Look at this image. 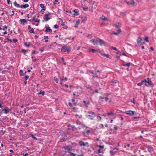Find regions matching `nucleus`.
<instances>
[{
    "mask_svg": "<svg viewBox=\"0 0 156 156\" xmlns=\"http://www.w3.org/2000/svg\"><path fill=\"white\" fill-rule=\"evenodd\" d=\"M88 114L86 115V117L90 119L94 120L95 116L94 112L92 111H89L88 112Z\"/></svg>",
    "mask_w": 156,
    "mask_h": 156,
    "instance_id": "obj_1",
    "label": "nucleus"
},
{
    "mask_svg": "<svg viewBox=\"0 0 156 156\" xmlns=\"http://www.w3.org/2000/svg\"><path fill=\"white\" fill-rule=\"evenodd\" d=\"M13 4L15 6L17 7L24 8L25 9L28 7L29 6L28 4H26L25 5H20L19 4L17 3L16 1L13 3Z\"/></svg>",
    "mask_w": 156,
    "mask_h": 156,
    "instance_id": "obj_2",
    "label": "nucleus"
},
{
    "mask_svg": "<svg viewBox=\"0 0 156 156\" xmlns=\"http://www.w3.org/2000/svg\"><path fill=\"white\" fill-rule=\"evenodd\" d=\"M125 113L129 116H133L134 115H136L138 114L136 112L131 110L126 111H125Z\"/></svg>",
    "mask_w": 156,
    "mask_h": 156,
    "instance_id": "obj_3",
    "label": "nucleus"
},
{
    "mask_svg": "<svg viewBox=\"0 0 156 156\" xmlns=\"http://www.w3.org/2000/svg\"><path fill=\"white\" fill-rule=\"evenodd\" d=\"M51 14V13L50 12H48V14H45L43 17L44 20H42V21L43 22L44 20L47 21L49 20L51 18L49 17V16H50Z\"/></svg>",
    "mask_w": 156,
    "mask_h": 156,
    "instance_id": "obj_4",
    "label": "nucleus"
},
{
    "mask_svg": "<svg viewBox=\"0 0 156 156\" xmlns=\"http://www.w3.org/2000/svg\"><path fill=\"white\" fill-rule=\"evenodd\" d=\"M71 51L70 48L67 46H63L61 49V51L62 52L67 51L68 53H69Z\"/></svg>",
    "mask_w": 156,
    "mask_h": 156,
    "instance_id": "obj_5",
    "label": "nucleus"
},
{
    "mask_svg": "<svg viewBox=\"0 0 156 156\" xmlns=\"http://www.w3.org/2000/svg\"><path fill=\"white\" fill-rule=\"evenodd\" d=\"M145 85L147 87H150L153 85V83L151 80L147 78V81L146 80V82H145Z\"/></svg>",
    "mask_w": 156,
    "mask_h": 156,
    "instance_id": "obj_6",
    "label": "nucleus"
},
{
    "mask_svg": "<svg viewBox=\"0 0 156 156\" xmlns=\"http://www.w3.org/2000/svg\"><path fill=\"white\" fill-rule=\"evenodd\" d=\"M90 133V130H89L85 129L82 133V134L83 136H87L89 133Z\"/></svg>",
    "mask_w": 156,
    "mask_h": 156,
    "instance_id": "obj_7",
    "label": "nucleus"
},
{
    "mask_svg": "<svg viewBox=\"0 0 156 156\" xmlns=\"http://www.w3.org/2000/svg\"><path fill=\"white\" fill-rule=\"evenodd\" d=\"M90 73L93 74V78H92V80H94V78L95 77L97 78L98 77V76L97 75V72H96V71H94L93 70H90Z\"/></svg>",
    "mask_w": 156,
    "mask_h": 156,
    "instance_id": "obj_8",
    "label": "nucleus"
},
{
    "mask_svg": "<svg viewBox=\"0 0 156 156\" xmlns=\"http://www.w3.org/2000/svg\"><path fill=\"white\" fill-rule=\"evenodd\" d=\"M79 144L80 146H89L88 143L87 142L84 143V142L80 141L79 143Z\"/></svg>",
    "mask_w": 156,
    "mask_h": 156,
    "instance_id": "obj_9",
    "label": "nucleus"
},
{
    "mask_svg": "<svg viewBox=\"0 0 156 156\" xmlns=\"http://www.w3.org/2000/svg\"><path fill=\"white\" fill-rule=\"evenodd\" d=\"M40 6L41 8H42V9H41V13L42 14H43L44 13V12H42V10H44V11L46 10V8H45V6H44V4H41L40 5Z\"/></svg>",
    "mask_w": 156,
    "mask_h": 156,
    "instance_id": "obj_10",
    "label": "nucleus"
},
{
    "mask_svg": "<svg viewBox=\"0 0 156 156\" xmlns=\"http://www.w3.org/2000/svg\"><path fill=\"white\" fill-rule=\"evenodd\" d=\"M1 110L2 111H4L3 113L5 114H7L9 113V111H10V109H9V108L8 107H7L6 108H2V109H1Z\"/></svg>",
    "mask_w": 156,
    "mask_h": 156,
    "instance_id": "obj_11",
    "label": "nucleus"
},
{
    "mask_svg": "<svg viewBox=\"0 0 156 156\" xmlns=\"http://www.w3.org/2000/svg\"><path fill=\"white\" fill-rule=\"evenodd\" d=\"M27 20L25 19H20L19 20V22L21 24L24 25L25 23H27Z\"/></svg>",
    "mask_w": 156,
    "mask_h": 156,
    "instance_id": "obj_12",
    "label": "nucleus"
},
{
    "mask_svg": "<svg viewBox=\"0 0 156 156\" xmlns=\"http://www.w3.org/2000/svg\"><path fill=\"white\" fill-rule=\"evenodd\" d=\"M143 40L140 37H139L138 38L137 42L138 44H139L140 43H143L144 44V42H142Z\"/></svg>",
    "mask_w": 156,
    "mask_h": 156,
    "instance_id": "obj_13",
    "label": "nucleus"
},
{
    "mask_svg": "<svg viewBox=\"0 0 156 156\" xmlns=\"http://www.w3.org/2000/svg\"><path fill=\"white\" fill-rule=\"evenodd\" d=\"M73 12H74V14H73L74 16H78L79 15V10H78V9H75L74 10H73Z\"/></svg>",
    "mask_w": 156,
    "mask_h": 156,
    "instance_id": "obj_14",
    "label": "nucleus"
},
{
    "mask_svg": "<svg viewBox=\"0 0 156 156\" xmlns=\"http://www.w3.org/2000/svg\"><path fill=\"white\" fill-rule=\"evenodd\" d=\"M45 27L46 28V29L45 30V32H49L50 33H51L52 31V30L51 29H50V27H48V26Z\"/></svg>",
    "mask_w": 156,
    "mask_h": 156,
    "instance_id": "obj_15",
    "label": "nucleus"
},
{
    "mask_svg": "<svg viewBox=\"0 0 156 156\" xmlns=\"http://www.w3.org/2000/svg\"><path fill=\"white\" fill-rule=\"evenodd\" d=\"M84 86L87 88V89H89L91 90H93L92 86L90 85L86 84H85Z\"/></svg>",
    "mask_w": 156,
    "mask_h": 156,
    "instance_id": "obj_16",
    "label": "nucleus"
},
{
    "mask_svg": "<svg viewBox=\"0 0 156 156\" xmlns=\"http://www.w3.org/2000/svg\"><path fill=\"white\" fill-rule=\"evenodd\" d=\"M99 43H100V44L101 45V46H102V45H103L104 46L106 45L105 44V42L103 40L100 39H99Z\"/></svg>",
    "mask_w": 156,
    "mask_h": 156,
    "instance_id": "obj_17",
    "label": "nucleus"
},
{
    "mask_svg": "<svg viewBox=\"0 0 156 156\" xmlns=\"http://www.w3.org/2000/svg\"><path fill=\"white\" fill-rule=\"evenodd\" d=\"M145 82H146V79L142 80L140 82L138 83L137 85L138 86H141L142 85L143 83H144Z\"/></svg>",
    "mask_w": 156,
    "mask_h": 156,
    "instance_id": "obj_18",
    "label": "nucleus"
},
{
    "mask_svg": "<svg viewBox=\"0 0 156 156\" xmlns=\"http://www.w3.org/2000/svg\"><path fill=\"white\" fill-rule=\"evenodd\" d=\"M91 41L92 42V43H93V44L94 45L97 44V43H98V40H95V39H92L91 40Z\"/></svg>",
    "mask_w": 156,
    "mask_h": 156,
    "instance_id": "obj_19",
    "label": "nucleus"
},
{
    "mask_svg": "<svg viewBox=\"0 0 156 156\" xmlns=\"http://www.w3.org/2000/svg\"><path fill=\"white\" fill-rule=\"evenodd\" d=\"M131 64L130 62H128L126 64H122V66H127L128 68H129L130 65Z\"/></svg>",
    "mask_w": 156,
    "mask_h": 156,
    "instance_id": "obj_20",
    "label": "nucleus"
},
{
    "mask_svg": "<svg viewBox=\"0 0 156 156\" xmlns=\"http://www.w3.org/2000/svg\"><path fill=\"white\" fill-rule=\"evenodd\" d=\"M64 22H62L61 24V25L63 26L62 27L65 29H66L68 28V26L67 25L64 24Z\"/></svg>",
    "mask_w": 156,
    "mask_h": 156,
    "instance_id": "obj_21",
    "label": "nucleus"
},
{
    "mask_svg": "<svg viewBox=\"0 0 156 156\" xmlns=\"http://www.w3.org/2000/svg\"><path fill=\"white\" fill-rule=\"evenodd\" d=\"M69 146H66L65 147H64V150H65V151L66 152H67V151L68 150H69Z\"/></svg>",
    "mask_w": 156,
    "mask_h": 156,
    "instance_id": "obj_22",
    "label": "nucleus"
},
{
    "mask_svg": "<svg viewBox=\"0 0 156 156\" xmlns=\"http://www.w3.org/2000/svg\"><path fill=\"white\" fill-rule=\"evenodd\" d=\"M89 51L90 52H91L93 53H94L95 52H97V51L96 50H95L94 49H89Z\"/></svg>",
    "mask_w": 156,
    "mask_h": 156,
    "instance_id": "obj_23",
    "label": "nucleus"
},
{
    "mask_svg": "<svg viewBox=\"0 0 156 156\" xmlns=\"http://www.w3.org/2000/svg\"><path fill=\"white\" fill-rule=\"evenodd\" d=\"M82 19V22H84L87 20V18L86 16H84L83 17H82L81 18Z\"/></svg>",
    "mask_w": 156,
    "mask_h": 156,
    "instance_id": "obj_24",
    "label": "nucleus"
},
{
    "mask_svg": "<svg viewBox=\"0 0 156 156\" xmlns=\"http://www.w3.org/2000/svg\"><path fill=\"white\" fill-rule=\"evenodd\" d=\"M83 102L84 103L85 105H88L90 104V102L89 101H83Z\"/></svg>",
    "mask_w": 156,
    "mask_h": 156,
    "instance_id": "obj_25",
    "label": "nucleus"
},
{
    "mask_svg": "<svg viewBox=\"0 0 156 156\" xmlns=\"http://www.w3.org/2000/svg\"><path fill=\"white\" fill-rule=\"evenodd\" d=\"M38 94H41L42 96H44L45 94V92L44 91H42V90H41L40 92L38 93Z\"/></svg>",
    "mask_w": 156,
    "mask_h": 156,
    "instance_id": "obj_26",
    "label": "nucleus"
},
{
    "mask_svg": "<svg viewBox=\"0 0 156 156\" xmlns=\"http://www.w3.org/2000/svg\"><path fill=\"white\" fill-rule=\"evenodd\" d=\"M72 108L73 109V112H76L78 110V108L75 107H72Z\"/></svg>",
    "mask_w": 156,
    "mask_h": 156,
    "instance_id": "obj_27",
    "label": "nucleus"
},
{
    "mask_svg": "<svg viewBox=\"0 0 156 156\" xmlns=\"http://www.w3.org/2000/svg\"><path fill=\"white\" fill-rule=\"evenodd\" d=\"M73 95L74 96H76L77 97H78L79 96L78 93L76 92L73 93Z\"/></svg>",
    "mask_w": 156,
    "mask_h": 156,
    "instance_id": "obj_28",
    "label": "nucleus"
},
{
    "mask_svg": "<svg viewBox=\"0 0 156 156\" xmlns=\"http://www.w3.org/2000/svg\"><path fill=\"white\" fill-rule=\"evenodd\" d=\"M23 72L22 70H20V71L19 73L20 74V76H24V74H23Z\"/></svg>",
    "mask_w": 156,
    "mask_h": 156,
    "instance_id": "obj_29",
    "label": "nucleus"
},
{
    "mask_svg": "<svg viewBox=\"0 0 156 156\" xmlns=\"http://www.w3.org/2000/svg\"><path fill=\"white\" fill-rule=\"evenodd\" d=\"M117 24H114V26L116 28H118L119 27V22L118 23H117Z\"/></svg>",
    "mask_w": 156,
    "mask_h": 156,
    "instance_id": "obj_30",
    "label": "nucleus"
},
{
    "mask_svg": "<svg viewBox=\"0 0 156 156\" xmlns=\"http://www.w3.org/2000/svg\"><path fill=\"white\" fill-rule=\"evenodd\" d=\"M110 48L111 50H114L115 51H117V49L116 48H115V47H113V46H111Z\"/></svg>",
    "mask_w": 156,
    "mask_h": 156,
    "instance_id": "obj_31",
    "label": "nucleus"
},
{
    "mask_svg": "<svg viewBox=\"0 0 156 156\" xmlns=\"http://www.w3.org/2000/svg\"><path fill=\"white\" fill-rule=\"evenodd\" d=\"M103 56L104 57H106L107 58H109V55L108 54H103Z\"/></svg>",
    "mask_w": 156,
    "mask_h": 156,
    "instance_id": "obj_32",
    "label": "nucleus"
},
{
    "mask_svg": "<svg viewBox=\"0 0 156 156\" xmlns=\"http://www.w3.org/2000/svg\"><path fill=\"white\" fill-rule=\"evenodd\" d=\"M29 32L30 33H34V29L33 28H31L29 31Z\"/></svg>",
    "mask_w": 156,
    "mask_h": 156,
    "instance_id": "obj_33",
    "label": "nucleus"
},
{
    "mask_svg": "<svg viewBox=\"0 0 156 156\" xmlns=\"http://www.w3.org/2000/svg\"><path fill=\"white\" fill-rule=\"evenodd\" d=\"M66 140V137H63L62 138H61L60 139V141L61 142H63L64 141H65Z\"/></svg>",
    "mask_w": 156,
    "mask_h": 156,
    "instance_id": "obj_34",
    "label": "nucleus"
},
{
    "mask_svg": "<svg viewBox=\"0 0 156 156\" xmlns=\"http://www.w3.org/2000/svg\"><path fill=\"white\" fill-rule=\"evenodd\" d=\"M144 40L145 41H146L147 42H149V40H148V37L147 36H145L144 37Z\"/></svg>",
    "mask_w": 156,
    "mask_h": 156,
    "instance_id": "obj_35",
    "label": "nucleus"
},
{
    "mask_svg": "<svg viewBox=\"0 0 156 156\" xmlns=\"http://www.w3.org/2000/svg\"><path fill=\"white\" fill-rule=\"evenodd\" d=\"M114 114V112H110L107 113V115H112Z\"/></svg>",
    "mask_w": 156,
    "mask_h": 156,
    "instance_id": "obj_36",
    "label": "nucleus"
},
{
    "mask_svg": "<svg viewBox=\"0 0 156 156\" xmlns=\"http://www.w3.org/2000/svg\"><path fill=\"white\" fill-rule=\"evenodd\" d=\"M24 45L25 46H26L27 47H29L30 46V42H29L28 44H27V42H25L24 43Z\"/></svg>",
    "mask_w": 156,
    "mask_h": 156,
    "instance_id": "obj_37",
    "label": "nucleus"
},
{
    "mask_svg": "<svg viewBox=\"0 0 156 156\" xmlns=\"http://www.w3.org/2000/svg\"><path fill=\"white\" fill-rule=\"evenodd\" d=\"M31 58L32 59V61L33 62H36L37 60L36 58H35L33 56H32Z\"/></svg>",
    "mask_w": 156,
    "mask_h": 156,
    "instance_id": "obj_38",
    "label": "nucleus"
},
{
    "mask_svg": "<svg viewBox=\"0 0 156 156\" xmlns=\"http://www.w3.org/2000/svg\"><path fill=\"white\" fill-rule=\"evenodd\" d=\"M21 51L23 53L24 55H25L26 54V53L27 52L26 50H25V49H22Z\"/></svg>",
    "mask_w": 156,
    "mask_h": 156,
    "instance_id": "obj_39",
    "label": "nucleus"
},
{
    "mask_svg": "<svg viewBox=\"0 0 156 156\" xmlns=\"http://www.w3.org/2000/svg\"><path fill=\"white\" fill-rule=\"evenodd\" d=\"M97 119L98 121H101L102 119L101 117L99 116H98L97 117Z\"/></svg>",
    "mask_w": 156,
    "mask_h": 156,
    "instance_id": "obj_40",
    "label": "nucleus"
},
{
    "mask_svg": "<svg viewBox=\"0 0 156 156\" xmlns=\"http://www.w3.org/2000/svg\"><path fill=\"white\" fill-rule=\"evenodd\" d=\"M99 126L100 127V128L104 129L105 127L104 126L103 124H100V125Z\"/></svg>",
    "mask_w": 156,
    "mask_h": 156,
    "instance_id": "obj_41",
    "label": "nucleus"
},
{
    "mask_svg": "<svg viewBox=\"0 0 156 156\" xmlns=\"http://www.w3.org/2000/svg\"><path fill=\"white\" fill-rule=\"evenodd\" d=\"M31 136L34 139H35V140H37V138L36 137L34 136V135L33 134H31Z\"/></svg>",
    "mask_w": 156,
    "mask_h": 156,
    "instance_id": "obj_42",
    "label": "nucleus"
},
{
    "mask_svg": "<svg viewBox=\"0 0 156 156\" xmlns=\"http://www.w3.org/2000/svg\"><path fill=\"white\" fill-rule=\"evenodd\" d=\"M117 80H112V82L113 83H117Z\"/></svg>",
    "mask_w": 156,
    "mask_h": 156,
    "instance_id": "obj_43",
    "label": "nucleus"
},
{
    "mask_svg": "<svg viewBox=\"0 0 156 156\" xmlns=\"http://www.w3.org/2000/svg\"><path fill=\"white\" fill-rule=\"evenodd\" d=\"M63 137H67L66 134V133H63L62 135Z\"/></svg>",
    "mask_w": 156,
    "mask_h": 156,
    "instance_id": "obj_44",
    "label": "nucleus"
},
{
    "mask_svg": "<svg viewBox=\"0 0 156 156\" xmlns=\"http://www.w3.org/2000/svg\"><path fill=\"white\" fill-rule=\"evenodd\" d=\"M29 78V76L28 75H25L24 77L25 80H26L27 79H28Z\"/></svg>",
    "mask_w": 156,
    "mask_h": 156,
    "instance_id": "obj_45",
    "label": "nucleus"
},
{
    "mask_svg": "<svg viewBox=\"0 0 156 156\" xmlns=\"http://www.w3.org/2000/svg\"><path fill=\"white\" fill-rule=\"evenodd\" d=\"M99 100H101V102H103V100H102V99H104V98L103 97H102L101 96H100L99 97Z\"/></svg>",
    "mask_w": 156,
    "mask_h": 156,
    "instance_id": "obj_46",
    "label": "nucleus"
},
{
    "mask_svg": "<svg viewBox=\"0 0 156 156\" xmlns=\"http://www.w3.org/2000/svg\"><path fill=\"white\" fill-rule=\"evenodd\" d=\"M135 3V2L133 0H131V2H130V5H133Z\"/></svg>",
    "mask_w": 156,
    "mask_h": 156,
    "instance_id": "obj_47",
    "label": "nucleus"
},
{
    "mask_svg": "<svg viewBox=\"0 0 156 156\" xmlns=\"http://www.w3.org/2000/svg\"><path fill=\"white\" fill-rule=\"evenodd\" d=\"M75 116L76 117H77V116H78L79 118H81L82 117V115H80L79 116V115H78L77 114H76V115H75Z\"/></svg>",
    "mask_w": 156,
    "mask_h": 156,
    "instance_id": "obj_48",
    "label": "nucleus"
},
{
    "mask_svg": "<svg viewBox=\"0 0 156 156\" xmlns=\"http://www.w3.org/2000/svg\"><path fill=\"white\" fill-rule=\"evenodd\" d=\"M7 28V27L5 25L4 27H3V28H2V30H6Z\"/></svg>",
    "mask_w": 156,
    "mask_h": 156,
    "instance_id": "obj_49",
    "label": "nucleus"
},
{
    "mask_svg": "<svg viewBox=\"0 0 156 156\" xmlns=\"http://www.w3.org/2000/svg\"><path fill=\"white\" fill-rule=\"evenodd\" d=\"M54 80L56 82V83H58V79L56 77H54Z\"/></svg>",
    "mask_w": 156,
    "mask_h": 156,
    "instance_id": "obj_50",
    "label": "nucleus"
},
{
    "mask_svg": "<svg viewBox=\"0 0 156 156\" xmlns=\"http://www.w3.org/2000/svg\"><path fill=\"white\" fill-rule=\"evenodd\" d=\"M71 147H70L69 148V150H68V151H67V152H68L69 154L71 152V151H72V149L71 148Z\"/></svg>",
    "mask_w": 156,
    "mask_h": 156,
    "instance_id": "obj_51",
    "label": "nucleus"
},
{
    "mask_svg": "<svg viewBox=\"0 0 156 156\" xmlns=\"http://www.w3.org/2000/svg\"><path fill=\"white\" fill-rule=\"evenodd\" d=\"M103 50H102V51H98V52H99V53H100V54L102 55L103 56V54H103L102 53V52H103Z\"/></svg>",
    "mask_w": 156,
    "mask_h": 156,
    "instance_id": "obj_52",
    "label": "nucleus"
},
{
    "mask_svg": "<svg viewBox=\"0 0 156 156\" xmlns=\"http://www.w3.org/2000/svg\"><path fill=\"white\" fill-rule=\"evenodd\" d=\"M118 32L117 33H118V34H119L121 32V30L120 29H118L117 30Z\"/></svg>",
    "mask_w": 156,
    "mask_h": 156,
    "instance_id": "obj_53",
    "label": "nucleus"
},
{
    "mask_svg": "<svg viewBox=\"0 0 156 156\" xmlns=\"http://www.w3.org/2000/svg\"><path fill=\"white\" fill-rule=\"evenodd\" d=\"M98 147L100 148V149H103L104 148V146L99 145Z\"/></svg>",
    "mask_w": 156,
    "mask_h": 156,
    "instance_id": "obj_54",
    "label": "nucleus"
},
{
    "mask_svg": "<svg viewBox=\"0 0 156 156\" xmlns=\"http://www.w3.org/2000/svg\"><path fill=\"white\" fill-rule=\"evenodd\" d=\"M134 101H135L134 98H133L132 99L130 100V101L131 102L133 103L134 104H135Z\"/></svg>",
    "mask_w": 156,
    "mask_h": 156,
    "instance_id": "obj_55",
    "label": "nucleus"
},
{
    "mask_svg": "<svg viewBox=\"0 0 156 156\" xmlns=\"http://www.w3.org/2000/svg\"><path fill=\"white\" fill-rule=\"evenodd\" d=\"M54 28H55V29H57L58 28V26L57 24H55L54 26Z\"/></svg>",
    "mask_w": 156,
    "mask_h": 156,
    "instance_id": "obj_56",
    "label": "nucleus"
},
{
    "mask_svg": "<svg viewBox=\"0 0 156 156\" xmlns=\"http://www.w3.org/2000/svg\"><path fill=\"white\" fill-rule=\"evenodd\" d=\"M62 62H63V64H64V65H66V62H65L64 61V58H63V57H62Z\"/></svg>",
    "mask_w": 156,
    "mask_h": 156,
    "instance_id": "obj_57",
    "label": "nucleus"
},
{
    "mask_svg": "<svg viewBox=\"0 0 156 156\" xmlns=\"http://www.w3.org/2000/svg\"><path fill=\"white\" fill-rule=\"evenodd\" d=\"M80 22V20H77L76 21V24L78 25L79 24V23Z\"/></svg>",
    "mask_w": 156,
    "mask_h": 156,
    "instance_id": "obj_58",
    "label": "nucleus"
},
{
    "mask_svg": "<svg viewBox=\"0 0 156 156\" xmlns=\"http://www.w3.org/2000/svg\"><path fill=\"white\" fill-rule=\"evenodd\" d=\"M112 34H114L115 35H117L118 34L117 33L115 32L114 31H112Z\"/></svg>",
    "mask_w": 156,
    "mask_h": 156,
    "instance_id": "obj_59",
    "label": "nucleus"
},
{
    "mask_svg": "<svg viewBox=\"0 0 156 156\" xmlns=\"http://www.w3.org/2000/svg\"><path fill=\"white\" fill-rule=\"evenodd\" d=\"M105 99L106 102H107L109 99V98H108L105 97Z\"/></svg>",
    "mask_w": 156,
    "mask_h": 156,
    "instance_id": "obj_60",
    "label": "nucleus"
},
{
    "mask_svg": "<svg viewBox=\"0 0 156 156\" xmlns=\"http://www.w3.org/2000/svg\"><path fill=\"white\" fill-rule=\"evenodd\" d=\"M36 18V17L35 16H34L33 17V19L32 20V21H34L35 22V21L36 20L35 19V18Z\"/></svg>",
    "mask_w": 156,
    "mask_h": 156,
    "instance_id": "obj_61",
    "label": "nucleus"
},
{
    "mask_svg": "<svg viewBox=\"0 0 156 156\" xmlns=\"http://www.w3.org/2000/svg\"><path fill=\"white\" fill-rule=\"evenodd\" d=\"M6 39L8 41H10V42H12V40L9 39L8 38H6Z\"/></svg>",
    "mask_w": 156,
    "mask_h": 156,
    "instance_id": "obj_62",
    "label": "nucleus"
},
{
    "mask_svg": "<svg viewBox=\"0 0 156 156\" xmlns=\"http://www.w3.org/2000/svg\"><path fill=\"white\" fill-rule=\"evenodd\" d=\"M7 3L8 4H10V3L11 2V1L10 0H7Z\"/></svg>",
    "mask_w": 156,
    "mask_h": 156,
    "instance_id": "obj_63",
    "label": "nucleus"
},
{
    "mask_svg": "<svg viewBox=\"0 0 156 156\" xmlns=\"http://www.w3.org/2000/svg\"><path fill=\"white\" fill-rule=\"evenodd\" d=\"M83 10L84 11H87L88 9V8L87 7V8L83 7Z\"/></svg>",
    "mask_w": 156,
    "mask_h": 156,
    "instance_id": "obj_64",
    "label": "nucleus"
}]
</instances>
